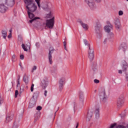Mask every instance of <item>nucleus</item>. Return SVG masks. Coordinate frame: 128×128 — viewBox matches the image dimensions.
Masks as SVG:
<instances>
[{
    "instance_id": "30",
    "label": "nucleus",
    "mask_w": 128,
    "mask_h": 128,
    "mask_svg": "<svg viewBox=\"0 0 128 128\" xmlns=\"http://www.w3.org/2000/svg\"><path fill=\"white\" fill-rule=\"evenodd\" d=\"M78 94L80 98H84V92H82V91H79Z\"/></svg>"
},
{
    "instance_id": "43",
    "label": "nucleus",
    "mask_w": 128,
    "mask_h": 128,
    "mask_svg": "<svg viewBox=\"0 0 128 128\" xmlns=\"http://www.w3.org/2000/svg\"><path fill=\"white\" fill-rule=\"evenodd\" d=\"M92 70L94 72H98V68H92Z\"/></svg>"
},
{
    "instance_id": "24",
    "label": "nucleus",
    "mask_w": 128,
    "mask_h": 128,
    "mask_svg": "<svg viewBox=\"0 0 128 128\" xmlns=\"http://www.w3.org/2000/svg\"><path fill=\"white\" fill-rule=\"evenodd\" d=\"M64 82H66V78L63 77L60 79L59 80V84H64Z\"/></svg>"
},
{
    "instance_id": "54",
    "label": "nucleus",
    "mask_w": 128,
    "mask_h": 128,
    "mask_svg": "<svg viewBox=\"0 0 128 128\" xmlns=\"http://www.w3.org/2000/svg\"><path fill=\"white\" fill-rule=\"evenodd\" d=\"M20 76H19L18 78V82H20Z\"/></svg>"
},
{
    "instance_id": "57",
    "label": "nucleus",
    "mask_w": 128,
    "mask_h": 128,
    "mask_svg": "<svg viewBox=\"0 0 128 128\" xmlns=\"http://www.w3.org/2000/svg\"><path fill=\"white\" fill-rule=\"evenodd\" d=\"M26 90H28V86H26Z\"/></svg>"
},
{
    "instance_id": "13",
    "label": "nucleus",
    "mask_w": 128,
    "mask_h": 128,
    "mask_svg": "<svg viewBox=\"0 0 128 128\" xmlns=\"http://www.w3.org/2000/svg\"><path fill=\"white\" fill-rule=\"evenodd\" d=\"M12 118H14V114H8L6 116V123L8 124L12 120Z\"/></svg>"
},
{
    "instance_id": "14",
    "label": "nucleus",
    "mask_w": 128,
    "mask_h": 128,
    "mask_svg": "<svg viewBox=\"0 0 128 128\" xmlns=\"http://www.w3.org/2000/svg\"><path fill=\"white\" fill-rule=\"evenodd\" d=\"M78 22L82 26V28L85 30H88V25L87 24H86L82 21V20H78Z\"/></svg>"
},
{
    "instance_id": "41",
    "label": "nucleus",
    "mask_w": 128,
    "mask_h": 128,
    "mask_svg": "<svg viewBox=\"0 0 128 128\" xmlns=\"http://www.w3.org/2000/svg\"><path fill=\"white\" fill-rule=\"evenodd\" d=\"M86 4H90V2H92L93 0H84Z\"/></svg>"
},
{
    "instance_id": "35",
    "label": "nucleus",
    "mask_w": 128,
    "mask_h": 128,
    "mask_svg": "<svg viewBox=\"0 0 128 128\" xmlns=\"http://www.w3.org/2000/svg\"><path fill=\"white\" fill-rule=\"evenodd\" d=\"M37 68V67L36 66H34L32 68V72H34V70H36Z\"/></svg>"
},
{
    "instance_id": "55",
    "label": "nucleus",
    "mask_w": 128,
    "mask_h": 128,
    "mask_svg": "<svg viewBox=\"0 0 128 128\" xmlns=\"http://www.w3.org/2000/svg\"><path fill=\"white\" fill-rule=\"evenodd\" d=\"M73 105L74 106V108H76V103L75 102H74L73 103Z\"/></svg>"
},
{
    "instance_id": "11",
    "label": "nucleus",
    "mask_w": 128,
    "mask_h": 128,
    "mask_svg": "<svg viewBox=\"0 0 128 128\" xmlns=\"http://www.w3.org/2000/svg\"><path fill=\"white\" fill-rule=\"evenodd\" d=\"M119 50L124 52V54H126V50H128V46L126 44L123 43L120 44Z\"/></svg>"
},
{
    "instance_id": "4",
    "label": "nucleus",
    "mask_w": 128,
    "mask_h": 128,
    "mask_svg": "<svg viewBox=\"0 0 128 128\" xmlns=\"http://www.w3.org/2000/svg\"><path fill=\"white\" fill-rule=\"evenodd\" d=\"M54 16L46 20V26L48 27V28H54Z\"/></svg>"
},
{
    "instance_id": "8",
    "label": "nucleus",
    "mask_w": 128,
    "mask_h": 128,
    "mask_svg": "<svg viewBox=\"0 0 128 128\" xmlns=\"http://www.w3.org/2000/svg\"><path fill=\"white\" fill-rule=\"evenodd\" d=\"M114 24L115 25V28H116V30H120V28L122 25L120 24V19L116 18L114 20Z\"/></svg>"
},
{
    "instance_id": "38",
    "label": "nucleus",
    "mask_w": 128,
    "mask_h": 128,
    "mask_svg": "<svg viewBox=\"0 0 128 128\" xmlns=\"http://www.w3.org/2000/svg\"><path fill=\"white\" fill-rule=\"evenodd\" d=\"M64 48L66 50H66V42H64Z\"/></svg>"
},
{
    "instance_id": "5",
    "label": "nucleus",
    "mask_w": 128,
    "mask_h": 128,
    "mask_svg": "<svg viewBox=\"0 0 128 128\" xmlns=\"http://www.w3.org/2000/svg\"><path fill=\"white\" fill-rule=\"evenodd\" d=\"M48 78L44 77L41 80L40 86L44 90H46V86H48Z\"/></svg>"
},
{
    "instance_id": "45",
    "label": "nucleus",
    "mask_w": 128,
    "mask_h": 128,
    "mask_svg": "<svg viewBox=\"0 0 128 128\" xmlns=\"http://www.w3.org/2000/svg\"><path fill=\"white\" fill-rule=\"evenodd\" d=\"M36 110H42V106H38L37 108H36Z\"/></svg>"
},
{
    "instance_id": "50",
    "label": "nucleus",
    "mask_w": 128,
    "mask_h": 128,
    "mask_svg": "<svg viewBox=\"0 0 128 128\" xmlns=\"http://www.w3.org/2000/svg\"><path fill=\"white\" fill-rule=\"evenodd\" d=\"M106 42H108V38H106L104 41V44H106Z\"/></svg>"
},
{
    "instance_id": "17",
    "label": "nucleus",
    "mask_w": 128,
    "mask_h": 128,
    "mask_svg": "<svg viewBox=\"0 0 128 128\" xmlns=\"http://www.w3.org/2000/svg\"><path fill=\"white\" fill-rule=\"evenodd\" d=\"M6 4L12 8L14 5V0H6Z\"/></svg>"
},
{
    "instance_id": "59",
    "label": "nucleus",
    "mask_w": 128,
    "mask_h": 128,
    "mask_svg": "<svg viewBox=\"0 0 128 128\" xmlns=\"http://www.w3.org/2000/svg\"><path fill=\"white\" fill-rule=\"evenodd\" d=\"M78 128V124H77V125H76V128Z\"/></svg>"
},
{
    "instance_id": "53",
    "label": "nucleus",
    "mask_w": 128,
    "mask_h": 128,
    "mask_svg": "<svg viewBox=\"0 0 128 128\" xmlns=\"http://www.w3.org/2000/svg\"><path fill=\"white\" fill-rule=\"evenodd\" d=\"M51 16H52V14L50 12V13L49 14L48 16V18H50Z\"/></svg>"
},
{
    "instance_id": "48",
    "label": "nucleus",
    "mask_w": 128,
    "mask_h": 128,
    "mask_svg": "<svg viewBox=\"0 0 128 128\" xmlns=\"http://www.w3.org/2000/svg\"><path fill=\"white\" fill-rule=\"evenodd\" d=\"M46 94H48V91L47 90H45L44 91V96H46Z\"/></svg>"
},
{
    "instance_id": "62",
    "label": "nucleus",
    "mask_w": 128,
    "mask_h": 128,
    "mask_svg": "<svg viewBox=\"0 0 128 128\" xmlns=\"http://www.w3.org/2000/svg\"><path fill=\"white\" fill-rule=\"evenodd\" d=\"M94 92H96V90H95Z\"/></svg>"
},
{
    "instance_id": "7",
    "label": "nucleus",
    "mask_w": 128,
    "mask_h": 128,
    "mask_svg": "<svg viewBox=\"0 0 128 128\" xmlns=\"http://www.w3.org/2000/svg\"><path fill=\"white\" fill-rule=\"evenodd\" d=\"M54 48H50L49 50L48 57V62L50 64H52V54H54Z\"/></svg>"
},
{
    "instance_id": "12",
    "label": "nucleus",
    "mask_w": 128,
    "mask_h": 128,
    "mask_svg": "<svg viewBox=\"0 0 128 128\" xmlns=\"http://www.w3.org/2000/svg\"><path fill=\"white\" fill-rule=\"evenodd\" d=\"M92 112L90 110H89L86 116V122H90V120H92Z\"/></svg>"
},
{
    "instance_id": "36",
    "label": "nucleus",
    "mask_w": 128,
    "mask_h": 128,
    "mask_svg": "<svg viewBox=\"0 0 128 128\" xmlns=\"http://www.w3.org/2000/svg\"><path fill=\"white\" fill-rule=\"evenodd\" d=\"M34 84H32L31 88H30V92H34Z\"/></svg>"
},
{
    "instance_id": "46",
    "label": "nucleus",
    "mask_w": 128,
    "mask_h": 128,
    "mask_svg": "<svg viewBox=\"0 0 128 128\" xmlns=\"http://www.w3.org/2000/svg\"><path fill=\"white\" fill-rule=\"evenodd\" d=\"M20 60H24V56L23 54L20 55Z\"/></svg>"
},
{
    "instance_id": "18",
    "label": "nucleus",
    "mask_w": 128,
    "mask_h": 128,
    "mask_svg": "<svg viewBox=\"0 0 128 128\" xmlns=\"http://www.w3.org/2000/svg\"><path fill=\"white\" fill-rule=\"evenodd\" d=\"M6 6H4V4H0V12L2 13H4L6 12Z\"/></svg>"
},
{
    "instance_id": "28",
    "label": "nucleus",
    "mask_w": 128,
    "mask_h": 128,
    "mask_svg": "<svg viewBox=\"0 0 128 128\" xmlns=\"http://www.w3.org/2000/svg\"><path fill=\"white\" fill-rule=\"evenodd\" d=\"M43 8V10H46L48 8V4H42V6H40V8Z\"/></svg>"
},
{
    "instance_id": "64",
    "label": "nucleus",
    "mask_w": 128,
    "mask_h": 128,
    "mask_svg": "<svg viewBox=\"0 0 128 128\" xmlns=\"http://www.w3.org/2000/svg\"><path fill=\"white\" fill-rule=\"evenodd\" d=\"M126 2H128V0H126Z\"/></svg>"
},
{
    "instance_id": "16",
    "label": "nucleus",
    "mask_w": 128,
    "mask_h": 128,
    "mask_svg": "<svg viewBox=\"0 0 128 128\" xmlns=\"http://www.w3.org/2000/svg\"><path fill=\"white\" fill-rule=\"evenodd\" d=\"M88 6L90 8V10H96V4H94V0L88 3Z\"/></svg>"
},
{
    "instance_id": "33",
    "label": "nucleus",
    "mask_w": 128,
    "mask_h": 128,
    "mask_svg": "<svg viewBox=\"0 0 128 128\" xmlns=\"http://www.w3.org/2000/svg\"><path fill=\"white\" fill-rule=\"evenodd\" d=\"M18 128V124L14 122L13 126V127L12 128Z\"/></svg>"
},
{
    "instance_id": "56",
    "label": "nucleus",
    "mask_w": 128,
    "mask_h": 128,
    "mask_svg": "<svg viewBox=\"0 0 128 128\" xmlns=\"http://www.w3.org/2000/svg\"><path fill=\"white\" fill-rule=\"evenodd\" d=\"M17 84H19V86H20V81H18Z\"/></svg>"
},
{
    "instance_id": "10",
    "label": "nucleus",
    "mask_w": 128,
    "mask_h": 128,
    "mask_svg": "<svg viewBox=\"0 0 128 128\" xmlns=\"http://www.w3.org/2000/svg\"><path fill=\"white\" fill-rule=\"evenodd\" d=\"M122 71L123 72L126 73L128 70V63L125 61L122 62Z\"/></svg>"
},
{
    "instance_id": "9",
    "label": "nucleus",
    "mask_w": 128,
    "mask_h": 128,
    "mask_svg": "<svg viewBox=\"0 0 128 128\" xmlns=\"http://www.w3.org/2000/svg\"><path fill=\"white\" fill-rule=\"evenodd\" d=\"M114 28V26H112V24L109 23L108 25L105 26L104 27V30H105L106 32H110V30H112Z\"/></svg>"
},
{
    "instance_id": "27",
    "label": "nucleus",
    "mask_w": 128,
    "mask_h": 128,
    "mask_svg": "<svg viewBox=\"0 0 128 128\" xmlns=\"http://www.w3.org/2000/svg\"><path fill=\"white\" fill-rule=\"evenodd\" d=\"M108 38H114V34L112 32H108Z\"/></svg>"
},
{
    "instance_id": "3",
    "label": "nucleus",
    "mask_w": 128,
    "mask_h": 128,
    "mask_svg": "<svg viewBox=\"0 0 128 128\" xmlns=\"http://www.w3.org/2000/svg\"><path fill=\"white\" fill-rule=\"evenodd\" d=\"M100 98L104 102H106L108 96H106V89L103 88L100 93Z\"/></svg>"
},
{
    "instance_id": "31",
    "label": "nucleus",
    "mask_w": 128,
    "mask_h": 128,
    "mask_svg": "<svg viewBox=\"0 0 128 128\" xmlns=\"http://www.w3.org/2000/svg\"><path fill=\"white\" fill-rule=\"evenodd\" d=\"M62 88H64V84H59V90L60 91L62 90Z\"/></svg>"
},
{
    "instance_id": "49",
    "label": "nucleus",
    "mask_w": 128,
    "mask_h": 128,
    "mask_svg": "<svg viewBox=\"0 0 128 128\" xmlns=\"http://www.w3.org/2000/svg\"><path fill=\"white\" fill-rule=\"evenodd\" d=\"M8 38H12V33H10L9 35L8 36Z\"/></svg>"
},
{
    "instance_id": "44",
    "label": "nucleus",
    "mask_w": 128,
    "mask_h": 128,
    "mask_svg": "<svg viewBox=\"0 0 128 128\" xmlns=\"http://www.w3.org/2000/svg\"><path fill=\"white\" fill-rule=\"evenodd\" d=\"M24 90V87L23 86L22 88H20V92H22Z\"/></svg>"
},
{
    "instance_id": "61",
    "label": "nucleus",
    "mask_w": 128,
    "mask_h": 128,
    "mask_svg": "<svg viewBox=\"0 0 128 128\" xmlns=\"http://www.w3.org/2000/svg\"><path fill=\"white\" fill-rule=\"evenodd\" d=\"M18 86H20V85L18 84H17L16 88H18Z\"/></svg>"
},
{
    "instance_id": "6",
    "label": "nucleus",
    "mask_w": 128,
    "mask_h": 128,
    "mask_svg": "<svg viewBox=\"0 0 128 128\" xmlns=\"http://www.w3.org/2000/svg\"><path fill=\"white\" fill-rule=\"evenodd\" d=\"M88 58L90 62H92L94 58V48H90L88 50Z\"/></svg>"
},
{
    "instance_id": "25",
    "label": "nucleus",
    "mask_w": 128,
    "mask_h": 128,
    "mask_svg": "<svg viewBox=\"0 0 128 128\" xmlns=\"http://www.w3.org/2000/svg\"><path fill=\"white\" fill-rule=\"evenodd\" d=\"M84 97H80V104L81 106H84Z\"/></svg>"
},
{
    "instance_id": "52",
    "label": "nucleus",
    "mask_w": 128,
    "mask_h": 128,
    "mask_svg": "<svg viewBox=\"0 0 128 128\" xmlns=\"http://www.w3.org/2000/svg\"><path fill=\"white\" fill-rule=\"evenodd\" d=\"M96 2H102V0H95Z\"/></svg>"
},
{
    "instance_id": "21",
    "label": "nucleus",
    "mask_w": 128,
    "mask_h": 128,
    "mask_svg": "<svg viewBox=\"0 0 128 128\" xmlns=\"http://www.w3.org/2000/svg\"><path fill=\"white\" fill-rule=\"evenodd\" d=\"M23 80L25 82L26 84H28V77L26 74L24 76Z\"/></svg>"
},
{
    "instance_id": "42",
    "label": "nucleus",
    "mask_w": 128,
    "mask_h": 128,
    "mask_svg": "<svg viewBox=\"0 0 128 128\" xmlns=\"http://www.w3.org/2000/svg\"><path fill=\"white\" fill-rule=\"evenodd\" d=\"M119 16H122L124 14V12L122 10L119 11L118 12Z\"/></svg>"
},
{
    "instance_id": "63",
    "label": "nucleus",
    "mask_w": 128,
    "mask_h": 128,
    "mask_svg": "<svg viewBox=\"0 0 128 128\" xmlns=\"http://www.w3.org/2000/svg\"><path fill=\"white\" fill-rule=\"evenodd\" d=\"M56 114V112H55V114Z\"/></svg>"
},
{
    "instance_id": "2",
    "label": "nucleus",
    "mask_w": 128,
    "mask_h": 128,
    "mask_svg": "<svg viewBox=\"0 0 128 128\" xmlns=\"http://www.w3.org/2000/svg\"><path fill=\"white\" fill-rule=\"evenodd\" d=\"M100 28H102V24H100V23H96L95 25V32L98 38H101L102 36V32Z\"/></svg>"
},
{
    "instance_id": "32",
    "label": "nucleus",
    "mask_w": 128,
    "mask_h": 128,
    "mask_svg": "<svg viewBox=\"0 0 128 128\" xmlns=\"http://www.w3.org/2000/svg\"><path fill=\"white\" fill-rule=\"evenodd\" d=\"M22 46L23 50H24V52H28V48H26V46H24V44H22Z\"/></svg>"
},
{
    "instance_id": "60",
    "label": "nucleus",
    "mask_w": 128,
    "mask_h": 128,
    "mask_svg": "<svg viewBox=\"0 0 128 128\" xmlns=\"http://www.w3.org/2000/svg\"><path fill=\"white\" fill-rule=\"evenodd\" d=\"M1 53H2V48H0V54Z\"/></svg>"
},
{
    "instance_id": "37",
    "label": "nucleus",
    "mask_w": 128,
    "mask_h": 128,
    "mask_svg": "<svg viewBox=\"0 0 128 128\" xmlns=\"http://www.w3.org/2000/svg\"><path fill=\"white\" fill-rule=\"evenodd\" d=\"M18 90H16L15 91V94H14V97L15 98H18Z\"/></svg>"
},
{
    "instance_id": "19",
    "label": "nucleus",
    "mask_w": 128,
    "mask_h": 128,
    "mask_svg": "<svg viewBox=\"0 0 128 128\" xmlns=\"http://www.w3.org/2000/svg\"><path fill=\"white\" fill-rule=\"evenodd\" d=\"M36 100H34V99H32L30 104H29V106H28V108H34V106H36Z\"/></svg>"
},
{
    "instance_id": "1",
    "label": "nucleus",
    "mask_w": 128,
    "mask_h": 128,
    "mask_svg": "<svg viewBox=\"0 0 128 128\" xmlns=\"http://www.w3.org/2000/svg\"><path fill=\"white\" fill-rule=\"evenodd\" d=\"M34 0L37 4V6L34 2ZM40 0H24L25 4V7L28 10V14L29 18L30 19L29 22L32 24L34 22H36V20H40V17H34V14L32 12L36 11L38 6V10H40Z\"/></svg>"
},
{
    "instance_id": "15",
    "label": "nucleus",
    "mask_w": 128,
    "mask_h": 128,
    "mask_svg": "<svg viewBox=\"0 0 128 128\" xmlns=\"http://www.w3.org/2000/svg\"><path fill=\"white\" fill-rule=\"evenodd\" d=\"M124 101L123 98H119L117 101V106L118 108H120L122 106V104H124Z\"/></svg>"
},
{
    "instance_id": "34",
    "label": "nucleus",
    "mask_w": 128,
    "mask_h": 128,
    "mask_svg": "<svg viewBox=\"0 0 128 128\" xmlns=\"http://www.w3.org/2000/svg\"><path fill=\"white\" fill-rule=\"evenodd\" d=\"M40 118V116H38V114H35V119H34V122H36V120H38V118Z\"/></svg>"
},
{
    "instance_id": "51",
    "label": "nucleus",
    "mask_w": 128,
    "mask_h": 128,
    "mask_svg": "<svg viewBox=\"0 0 128 128\" xmlns=\"http://www.w3.org/2000/svg\"><path fill=\"white\" fill-rule=\"evenodd\" d=\"M118 74H122V70H118Z\"/></svg>"
},
{
    "instance_id": "39",
    "label": "nucleus",
    "mask_w": 128,
    "mask_h": 128,
    "mask_svg": "<svg viewBox=\"0 0 128 128\" xmlns=\"http://www.w3.org/2000/svg\"><path fill=\"white\" fill-rule=\"evenodd\" d=\"M116 128H126V127L122 125H118Z\"/></svg>"
},
{
    "instance_id": "47",
    "label": "nucleus",
    "mask_w": 128,
    "mask_h": 128,
    "mask_svg": "<svg viewBox=\"0 0 128 128\" xmlns=\"http://www.w3.org/2000/svg\"><path fill=\"white\" fill-rule=\"evenodd\" d=\"M38 92H34L33 96H32V98H33L36 96V94H38Z\"/></svg>"
},
{
    "instance_id": "20",
    "label": "nucleus",
    "mask_w": 128,
    "mask_h": 128,
    "mask_svg": "<svg viewBox=\"0 0 128 128\" xmlns=\"http://www.w3.org/2000/svg\"><path fill=\"white\" fill-rule=\"evenodd\" d=\"M51 72L52 74H58V68L56 66H54L51 70Z\"/></svg>"
},
{
    "instance_id": "22",
    "label": "nucleus",
    "mask_w": 128,
    "mask_h": 128,
    "mask_svg": "<svg viewBox=\"0 0 128 128\" xmlns=\"http://www.w3.org/2000/svg\"><path fill=\"white\" fill-rule=\"evenodd\" d=\"M96 118L97 120L100 118V108H96L95 110Z\"/></svg>"
},
{
    "instance_id": "40",
    "label": "nucleus",
    "mask_w": 128,
    "mask_h": 128,
    "mask_svg": "<svg viewBox=\"0 0 128 128\" xmlns=\"http://www.w3.org/2000/svg\"><path fill=\"white\" fill-rule=\"evenodd\" d=\"M94 82L95 84H99L100 83V80H97V79H95V80H94Z\"/></svg>"
},
{
    "instance_id": "23",
    "label": "nucleus",
    "mask_w": 128,
    "mask_h": 128,
    "mask_svg": "<svg viewBox=\"0 0 128 128\" xmlns=\"http://www.w3.org/2000/svg\"><path fill=\"white\" fill-rule=\"evenodd\" d=\"M83 42L85 46H88L89 48L88 50H90V48H92L90 47V43L88 42V40H86V39H84L83 40Z\"/></svg>"
},
{
    "instance_id": "58",
    "label": "nucleus",
    "mask_w": 128,
    "mask_h": 128,
    "mask_svg": "<svg viewBox=\"0 0 128 128\" xmlns=\"http://www.w3.org/2000/svg\"><path fill=\"white\" fill-rule=\"evenodd\" d=\"M19 66H20V68H22V64H19Z\"/></svg>"
},
{
    "instance_id": "29",
    "label": "nucleus",
    "mask_w": 128,
    "mask_h": 128,
    "mask_svg": "<svg viewBox=\"0 0 128 128\" xmlns=\"http://www.w3.org/2000/svg\"><path fill=\"white\" fill-rule=\"evenodd\" d=\"M12 62H16V55L15 54H13L12 56Z\"/></svg>"
},
{
    "instance_id": "26",
    "label": "nucleus",
    "mask_w": 128,
    "mask_h": 128,
    "mask_svg": "<svg viewBox=\"0 0 128 128\" xmlns=\"http://www.w3.org/2000/svg\"><path fill=\"white\" fill-rule=\"evenodd\" d=\"M2 36H3V38H4V40H6V36H7V33H6V31L3 30L2 32Z\"/></svg>"
}]
</instances>
